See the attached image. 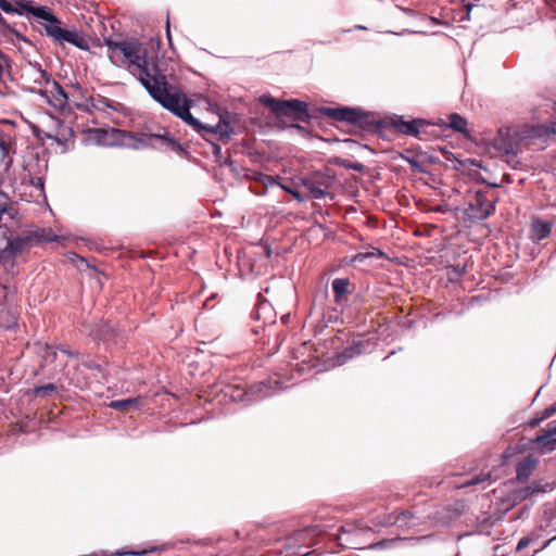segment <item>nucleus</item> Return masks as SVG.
Here are the masks:
<instances>
[{"label": "nucleus", "instance_id": "obj_1", "mask_svg": "<svg viewBox=\"0 0 556 556\" xmlns=\"http://www.w3.org/2000/svg\"><path fill=\"white\" fill-rule=\"evenodd\" d=\"M104 46L108 48V55L114 65L126 66L157 104L192 127L212 146L214 155H220L222 147L217 141L229 137L228 124L218 123L211 126L198 121L190 113L192 100L178 86L170 84L167 76L155 64L150 63L147 48L138 40L104 38Z\"/></svg>", "mask_w": 556, "mask_h": 556}, {"label": "nucleus", "instance_id": "obj_2", "mask_svg": "<svg viewBox=\"0 0 556 556\" xmlns=\"http://www.w3.org/2000/svg\"><path fill=\"white\" fill-rule=\"evenodd\" d=\"M45 21L42 24L46 36L51 38L54 43L64 46L71 43L80 50H89V41L83 31L76 28H66L63 26L61 20L53 14L49 7H46L45 17H40Z\"/></svg>", "mask_w": 556, "mask_h": 556}, {"label": "nucleus", "instance_id": "obj_3", "mask_svg": "<svg viewBox=\"0 0 556 556\" xmlns=\"http://www.w3.org/2000/svg\"><path fill=\"white\" fill-rule=\"evenodd\" d=\"M258 104H263L278 118L291 117L295 122H306L311 117L307 103L298 99L279 100L269 94H262L251 104L250 112L252 113Z\"/></svg>", "mask_w": 556, "mask_h": 556}, {"label": "nucleus", "instance_id": "obj_4", "mask_svg": "<svg viewBox=\"0 0 556 556\" xmlns=\"http://www.w3.org/2000/svg\"><path fill=\"white\" fill-rule=\"evenodd\" d=\"M496 202L497 197L491 190H477L468 197L463 214L471 223L484 220L495 212Z\"/></svg>", "mask_w": 556, "mask_h": 556}, {"label": "nucleus", "instance_id": "obj_5", "mask_svg": "<svg viewBox=\"0 0 556 556\" xmlns=\"http://www.w3.org/2000/svg\"><path fill=\"white\" fill-rule=\"evenodd\" d=\"M318 112L339 122H346L350 124H355L359 126H364L367 124L369 114L361 108H350V106H339V108H330V106H321Z\"/></svg>", "mask_w": 556, "mask_h": 556}, {"label": "nucleus", "instance_id": "obj_6", "mask_svg": "<svg viewBox=\"0 0 556 556\" xmlns=\"http://www.w3.org/2000/svg\"><path fill=\"white\" fill-rule=\"evenodd\" d=\"M154 134L130 132L127 130L115 131V143L134 150L155 148Z\"/></svg>", "mask_w": 556, "mask_h": 556}, {"label": "nucleus", "instance_id": "obj_7", "mask_svg": "<svg viewBox=\"0 0 556 556\" xmlns=\"http://www.w3.org/2000/svg\"><path fill=\"white\" fill-rule=\"evenodd\" d=\"M375 341L370 338H365L361 334L356 336L350 345L336 354L333 365L341 366L355 356L370 353L375 349Z\"/></svg>", "mask_w": 556, "mask_h": 556}, {"label": "nucleus", "instance_id": "obj_8", "mask_svg": "<svg viewBox=\"0 0 556 556\" xmlns=\"http://www.w3.org/2000/svg\"><path fill=\"white\" fill-rule=\"evenodd\" d=\"M0 9L9 14L15 13L23 15L28 13L37 18L45 17L46 14V7L36 5L35 2L30 0H13V2L0 0Z\"/></svg>", "mask_w": 556, "mask_h": 556}, {"label": "nucleus", "instance_id": "obj_9", "mask_svg": "<svg viewBox=\"0 0 556 556\" xmlns=\"http://www.w3.org/2000/svg\"><path fill=\"white\" fill-rule=\"evenodd\" d=\"M556 137V121L547 124H536L527 126L522 131L523 139H539L546 141V139Z\"/></svg>", "mask_w": 556, "mask_h": 556}, {"label": "nucleus", "instance_id": "obj_10", "mask_svg": "<svg viewBox=\"0 0 556 556\" xmlns=\"http://www.w3.org/2000/svg\"><path fill=\"white\" fill-rule=\"evenodd\" d=\"M0 238L4 242V248H0V253L9 252L11 255H16L34 245L30 232L25 236L9 239L5 237V232L3 231V235H0Z\"/></svg>", "mask_w": 556, "mask_h": 556}, {"label": "nucleus", "instance_id": "obj_11", "mask_svg": "<svg viewBox=\"0 0 556 556\" xmlns=\"http://www.w3.org/2000/svg\"><path fill=\"white\" fill-rule=\"evenodd\" d=\"M427 122L421 118L405 121L403 116H396L393 119V126L404 135L419 137V128L425 126Z\"/></svg>", "mask_w": 556, "mask_h": 556}, {"label": "nucleus", "instance_id": "obj_12", "mask_svg": "<svg viewBox=\"0 0 556 556\" xmlns=\"http://www.w3.org/2000/svg\"><path fill=\"white\" fill-rule=\"evenodd\" d=\"M553 490L551 483H542V481H533L531 484L522 486L515 491V497L519 501L527 500L533 494L546 493Z\"/></svg>", "mask_w": 556, "mask_h": 556}, {"label": "nucleus", "instance_id": "obj_13", "mask_svg": "<svg viewBox=\"0 0 556 556\" xmlns=\"http://www.w3.org/2000/svg\"><path fill=\"white\" fill-rule=\"evenodd\" d=\"M494 147L507 155H516L519 150L517 142L508 137V130L504 132L502 129L498 131V136L494 139Z\"/></svg>", "mask_w": 556, "mask_h": 556}, {"label": "nucleus", "instance_id": "obj_14", "mask_svg": "<svg viewBox=\"0 0 556 556\" xmlns=\"http://www.w3.org/2000/svg\"><path fill=\"white\" fill-rule=\"evenodd\" d=\"M538 466V459L532 456L522 458L516 465V479L519 482H526L531 477L532 472Z\"/></svg>", "mask_w": 556, "mask_h": 556}, {"label": "nucleus", "instance_id": "obj_15", "mask_svg": "<svg viewBox=\"0 0 556 556\" xmlns=\"http://www.w3.org/2000/svg\"><path fill=\"white\" fill-rule=\"evenodd\" d=\"M532 442L544 452H553L556 447V437H552L544 429L541 430Z\"/></svg>", "mask_w": 556, "mask_h": 556}, {"label": "nucleus", "instance_id": "obj_16", "mask_svg": "<svg viewBox=\"0 0 556 556\" xmlns=\"http://www.w3.org/2000/svg\"><path fill=\"white\" fill-rule=\"evenodd\" d=\"M531 230L533 239L540 241L547 238L551 235L552 224L549 222L536 218L532 223Z\"/></svg>", "mask_w": 556, "mask_h": 556}, {"label": "nucleus", "instance_id": "obj_17", "mask_svg": "<svg viewBox=\"0 0 556 556\" xmlns=\"http://www.w3.org/2000/svg\"><path fill=\"white\" fill-rule=\"evenodd\" d=\"M0 30L3 36H14L18 41L29 43V40L23 35L22 29L16 24L12 25L0 13Z\"/></svg>", "mask_w": 556, "mask_h": 556}, {"label": "nucleus", "instance_id": "obj_18", "mask_svg": "<svg viewBox=\"0 0 556 556\" xmlns=\"http://www.w3.org/2000/svg\"><path fill=\"white\" fill-rule=\"evenodd\" d=\"M51 85H52V90H50V92L52 93V96L54 98V101L51 103L54 106L60 108V109L65 108L67 100H68L67 93L65 92L63 87L56 80L53 79L51 81Z\"/></svg>", "mask_w": 556, "mask_h": 556}, {"label": "nucleus", "instance_id": "obj_19", "mask_svg": "<svg viewBox=\"0 0 556 556\" xmlns=\"http://www.w3.org/2000/svg\"><path fill=\"white\" fill-rule=\"evenodd\" d=\"M350 280L348 278H336L331 282L334 300L340 303L342 298L349 293Z\"/></svg>", "mask_w": 556, "mask_h": 556}, {"label": "nucleus", "instance_id": "obj_20", "mask_svg": "<svg viewBox=\"0 0 556 556\" xmlns=\"http://www.w3.org/2000/svg\"><path fill=\"white\" fill-rule=\"evenodd\" d=\"M29 232L33 237L34 245L40 242H54L59 238L51 229H38Z\"/></svg>", "mask_w": 556, "mask_h": 556}, {"label": "nucleus", "instance_id": "obj_21", "mask_svg": "<svg viewBox=\"0 0 556 556\" xmlns=\"http://www.w3.org/2000/svg\"><path fill=\"white\" fill-rule=\"evenodd\" d=\"M139 404V397H130L125 400L112 401L109 406L111 408L127 413L132 408H137Z\"/></svg>", "mask_w": 556, "mask_h": 556}, {"label": "nucleus", "instance_id": "obj_22", "mask_svg": "<svg viewBox=\"0 0 556 556\" xmlns=\"http://www.w3.org/2000/svg\"><path fill=\"white\" fill-rule=\"evenodd\" d=\"M154 137H156L155 144L157 142H163L173 151H176L178 153H181L185 151L184 147L174 137H172L168 132H165L163 135L154 134Z\"/></svg>", "mask_w": 556, "mask_h": 556}, {"label": "nucleus", "instance_id": "obj_23", "mask_svg": "<svg viewBox=\"0 0 556 556\" xmlns=\"http://www.w3.org/2000/svg\"><path fill=\"white\" fill-rule=\"evenodd\" d=\"M448 118H450L448 126L453 130L458 131V132H465L466 131L467 121L463 116H460L457 113H452Z\"/></svg>", "mask_w": 556, "mask_h": 556}, {"label": "nucleus", "instance_id": "obj_24", "mask_svg": "<svg viewBox=\"0 0 556 556\" xmlns=\"http://www.w3.org/2000/svg\"><path fill=\"white\" fill-rule=\"evenodd\" d=\"M17 326V318L9 311L0 312V327L4 329H13Z\"/></svg>", "mask_w": 556, "mask_h": 556}, {"label": "nucleus", "instance_id": "obj_25", "mask_svg": "<svg viewBox=\"0 0 556 556\" xmlns=\"http://www.w3.org/2000/svg\"><path fill=\"white\" fill-rule=\"evenodd\" d=\"M33 66L37 73V76L34 78L35 84L39 86L51 84L52 80L50 74L46 70H43L40 64L35 63Z\"/></svg>", "mask_w": 556, "mask_h": 556}, {"label": "nucleus", "instance_id": "obj_26", "mask_svg": "<svg viewBox=\"0 0 556 556\" xmlns=\"http://www.w3.org/2000/svg\"><path fill=\"white\" fill-rule=\"evenodd\" d=\"M383 256H384L383 252H381L378 249H375L371 252H359V253L355 254L351 258V263H354V264L355 263H363L364 261H366L369 257H383Z\"/></svg>", "mask_w": 556, "mask_h": 556}, {"label": "nucleus", "instance_id": "obj_27", "mask_svg": "<svg viewBox=\"0 0 556 556\" xmlns=\"http://www.w3.org/2000/svg\"><path fill=\"white\" fill-rule=\"evenodd\" d=\"M83 365L89 369H96L98 372L101 374L100 378L102 379H109L110 376H109V372L106 371V368L103 367L101 364L99 363H94L92 361H88V362H83Z\"/></svg>", "mask_w": 556, "mask_h": 556}, {"label": "nucleus", "instance_id": "obj_28", "mask_svg": "<svg viewBox=\"0 0 556 556\" xmlns=\"http://www.w3.org/2000/svg\"><path fill=\"white\" fill-rule=\"evenodd\" d=\"M356 529L351 525H344L341 527V535L339 536V540H343V536H348L351 534H354ZM352 541L349 538L344 539V543H341V545H352Z\"/></svg>", "mask_w": 556, "mask_h": 556}, {"label": "nucleus", "instance_id": "obj_29", "mask_svg": "<svg viewBox=\"0 0 556 556\" xmlns=\"http://www.w3.org/2000/svg\"><path fill=\"white\" fill-rule=\"evenodd\" d=\"M256 173L255 172H252L251 174L245 169V174H244V177H245V180L247 179H251L252 176H255ZM257 180H260L264 187H267L268 184H273L274 181V178L271 176H268V175H264V174H257Z\"/></svg>", "mask_w": 556, "mask_h": 556}, {"label": "nucleus", "instance_id": "obj_30", "mask_svg": "<svg viewBox=\"0 0 556 556\" xmlns=\"http://www.w3.org/2000/svg\"><path fill=\"white\" fill-rule=\"evenodd\" d=\"M54 390V384H40L39 387L34 389L33 393L36 396H46L52 393Z\"/></svg>", "mask_w": 556, "mask_h": 556}, {"label": "nucleus", "instance_id": "obj_31", "mask_svg": "<svg viewBox=\"0 0 556 556\" xmlns=\"http://www.w3.org/2000/svg\"><path fill=\"white\" fill-rule=\"evenodd\" d=\"M40 353L46 362H53L56 358L58 352L53 346L45 345L40 349Z\"/></svg>", "mask_w": 556, "mask_h": 556}, {"label": "nucleus", "instance_id": "obj_32", "mask_svg": "<svg viewBox=\"0 0 556 556\" xmlns=\"http://www.w3.org/2000/svg\"><path fill=\"white\" fill-rule=\"evenodd\" d=\"M490 478H491L490 473H480V475L475 476L473 478H471L467 482H465L463 484V486L477 485V484H480L482 482H485V481L490 480Z\"/></svg>", "mask_w": 556, "mask_h": 556}, {"label": "nucleus", "instance_id": "obj_33", "mask_svg": "<svg viewBox=\"0 0 556 556\" xmlns=\"http://www.w3.org/2000/svg\"><path fill=\"white\" fill-rule=\"evenodd\" d=\"M314 533H315V528H305V529L296 531L293 534V536L291 538V540H293L294 542H299V541L304 540V539H306L307 536H309V535H312Z\"/></svg>", "mask_w": 556, "mask_h": 556}, {"label": "nucleus", "instance_id": "obj_34", "mask_svg": "<svg viewBox=\"0 0 556 556\" xmlns=\"http://www.w3.org/2000/svg\"><path fill=\"white\" fill-rule=\"evenodd\" d=\"M270 387H271V384H252L249 390L245 389L244 394H245V396H248L254 392V389L257 388V390L260 392L264 393V396H267L269 394L268 391H269Z\"/></svg>", "mask_w": 556, "mask_h": 556}, {"label": "nucleus", "instance_id": "obj_35", "mask_svg": "<svg viewBox=\"0 0 556 556\" xmlns=\"http://www.w3.org/2000/svg\"><path fill=\"white\" fill-rule=\"evenodd\" d=\"M256 100H257V99H255L254 101H252V102L249 104V106H248V111H250V106H251V104H252V103H254ZM261 105H262V104H258V105H257V108H254L252 113H251V112H249V114L251 115V116H250V121H251L252 123H254V122H256L257 119H260V118H261V115H264V112H261V113H260V106H261Z\"/></svg>", "mask_w": 556, "mask_h": 556}, {"label": "nucleus", "instance_id": "obj_36", "mask_svg": "<svg viewBox=\"0 0 556 556\" xmlns=\"http://www.w3.org/2000/svg\"><path fill=\"white\" fill-rule=\"evenodd\" d=\"M9 144L0 136V162H2L9 154Z\"/></svg>", "mask_w": 556, "mask_h": 556}, {"label": "nucleus", "instance_id": "obj_37", "mask_svg": "<svg viewBox=\"0 0 556 556\" xmlns=\"http://www.w3.org/2000/svg\"><path fill=\"white\" fill-rule=\"evenodd\" d=\"M311 193H312L313 198H315V199H323L327 194V192L319 187L311 188Z\"/></svg>", "mask_w": 556, "mask_h": 556}, {"label": "nucleus", "instance_id": "obj_38", "mask_svg": "<svg viewBox=\"0 0 556 556\" xmlns=\"http://www.w3.org/2000/svg\"><path fill=\"white\" fill-rule=\"evenodd\" d=\"M556 413V403L555 404H552L549 405L548 407H546L544 410H543V414H542V417L545 419L549 418L551 416H553L554 414Z\"/></svg>", "mask_w": 556, "mask_h": 556}, {"label": "nucleus", "instance_id": "obj_39", "mask_svg": "<svg viewBox=\"0 0 556 556\" xmlns=\"http://www.w3.org/2000/svg\"><path fill=\"white\" fill-rule=\"evenodd\" d=\"M532 541V539L530 536H523L519 540L518 544H517V552L523 549L525 547H527L530 542Z\"/></svg>", "mask_w": 556, "mask_h": 556}, {"label": "nucleus", "instance_id": "obj_40", "mask_svg": "<svg viewBox=\"0 0 556 556\" xmlns=\"http://www.w3.org/2000/svg\"><path fill=\"white\" fill-rule=\"evenodd\" d=\"M544 430H546L552 437H556V419L549 421Z\"/></svg>", "mask_w": 556, "mask_h": 556}, {"label": "nucleus", "instance_id": "obj_41", "mask_svg": "<svg viewBox=\"0 0 556 556\" xmlns=\"http://www.w3.org/2000/svg\"><path fill=\"white\" fill-rule=\"evenodd\" d=\"M452 211H453V208H451L447 204H441L435 208V212H440V213H447V212H452Z\"/></svg>", "mask_w": 556, "mask_h": 556}, {"label": "nucleus", "instance_id": "obj_42", "mask_svg": "<svg viewBox=\"0 0 556 556\" xmlns=\"http://www.w3.org/2000/svg\"><path fill=\"white\" fill-rule=\"evenodd\" d=\"M544 420V418L541 416L540 418H533L531 421H530V426L531 427H536L539 426L542 421Z\"/></svg>", "mask_w": 556, "mask_h": 556}, {"label": "nucleus", "instance_id": "obj_43", "mask_svg": "<svg viewBox=\"0 0 556 556\" xmlns=\"http://www.w3.org/2000/svg\"><path fill=\"white\" fill-rule=\"evenodd\" d=\"M111 331H113V329H111V327H109V326H104V328H103V330H102V333H101V339H102V340H106V339H108V338H106V333H108V332H111Z\"/></svg>", "mask_w": 556, "mask_h": 556}, {"label": "nucleus", "instance_id": "obj_44", "mask_svg": "<svg viewBox=\"0 0 556 556\" xmlns=\"http://www.w3.org/2000/svg\"><path fill=\"white\" fill-rule=\"evenodd\" d=\"M295 199H298L300 202L303 201V198L301 195V193L299 191H292V190H288Z\"/></svg>", "mask_w": 556, "mask_h": 556}, {"label": "nucleus", "instance_id": "obj_45", "mask_svg": "<svg viewBox=\"0 0 556 556\" xmlns=\"http://www.w3.org/2000/svg\"><path fill=\"white\" fill-rule=\"evenodd\" d=\"M166 27H167V30H166V34H167V38L168 40H170V33H169V21L167 20V23H166Z\"/></svg>", "mask_w": 556, "mask_h": 556}, {"label": "nucleus", "instance_id": "obj_46", "mask_svg": "<svg viewBox=\"0 0 556 556\" xmlns=\"http://www.w3.org/2000/svg\"><path fill=\"white\" fill-rule=\"evenodd\" d=\"M405 33H412V31H410V30H408V29H404V30H403V31H401V33H393V34H394V35H397V36H402V35H404Z\"/></svg>", "mask_w": 556, "mask_h": 556}, {"label": "nucleus", "instance_id": "obj_47", "mask_svg": "<svg viewBox=\"0 0 556 556\" xmlns=\"http://www.w3.org/2000/svg\"><path fill=\"white\" fill-rule=\"evenodd\" d=\"M363 167L362 164H355L352 166L353 169H361Z\"/></svg>", "mask_w": 556, "mask_h": 556}, {"label": "nucleus", "instance_id": "obj_48", "mask_svg": "<svg viewBox=\"0 0 556 556\" xmlns=\"http://www.w3.org/2000/svg\"><path fill=\"white\" fill-rule=\"evenodd\" d=\"M61 353H64L66 355H72V353L65 349L60 350Z\"/></svg>", "mask_w": 556, "mask_h": 556}, {"label": "nucleus", "instance_id": "obj_49", "mask_svg": "<svg viewBox=\"0 0 556 556\" xmlns=\"http://www.w3.org/2000/svg\"><path fill=\"white\" fill-rule=\"evenodd\" d=\"M431 21L434 23V24H438L439 23V20L435 18V17H431Z\"/></svg>", "mask_w": 556, "mask_h": 556}, {"label": "nucleus", "instance_id": "obj_50", "mask_svg": "<svg viewBox=\"0 0 556 556\" xmlns=\"http://www.w3.org/2000/svg\"><path fill=\"white\" fill-rule=\"evenodd\" d=\"M108 102H109L108 99H103V103H105L106 106L111 108V105Z\"/></svg>", "mask_w": 556, "mask_h": 556}, {"label": "nucleus", "instance_id": "obj_51", "mask_svg": "<svg viewBox=\"0 0 556 556\" xmlns=\"http://www.w3.org/2000/svg\"><path fill=\"white\" fill-rule=\"evenodd\" d=\"M49 138H52L54 140H56L58 142H60V139L58 137H52V136H49Z\"/></svg>", "mask_w": 556, "mask_h": 556}, {"label": "nucleus", "instance_id": "obj_52", "mask_svg": "<svg viewBox=\"0 0 556 556\" xmlns=\"http://www.w3.org/2000/svg\"><path fill=\"white\" fill-rule=\"evenodd\" d=\"M250 191L260 193L258 191H254L252 187H249Z\"/></svg>", "mask_w": 556, "mask_h": 556}, {"label": "nucleus", "instance_id": "obj_53", "mask_svg": "<svg viewBox=\"0 0 556 556\" xmlns=\"http://www.w3.org/2000/svg\"><path fill=\"white\" fill-rule=\"evenodd\" d=\"M38 184L42 186L41 178H38Z\"/></svg>", "mask_w": 556, "mask_h": 556}, {"label": "nucleus", "instance_id": "obj_54", "mask_svg": "<svg viewBox=\"0 0 556 556\" xmlns=\"http://www.w3.org/2000/svg\"><path fill=\"white\" fill-rule=\"evenodd\" d=\"M249 556H254V555H249Z\"/></svg>", "mask_w": 556, "mask_h": 556}, {"label": "nucleus", "instance_id": "obj_55", "mask_svg": "<svg viewBox=\"0 0 556 556\" xmlns=\"http://www.w3.org/2000/svg\"><path fill=\"white\" fill-rule=\"evenodd\" d=\"M554 539H556V536Z\"/></svg>", "mask_w": 556, "mask_h": 556}]
</instances>
